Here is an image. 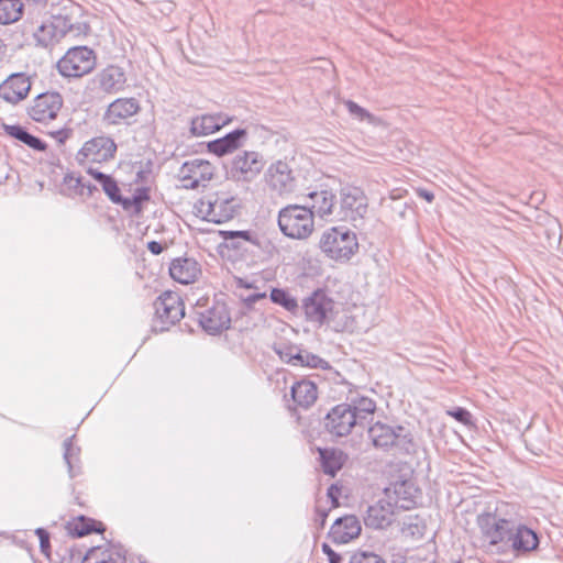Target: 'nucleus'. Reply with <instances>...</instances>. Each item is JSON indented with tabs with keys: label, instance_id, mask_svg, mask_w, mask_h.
I'll return each mask as SVG.
<instances>
[{
	"label": "nucleus",
	"instance_id": "1",
	"mask_svg": "<svg viewBox=\"0 0 563 563\" xmlns=\"http://www.w3.org/2000/svg\"><path fill=\"white\" fill-rule=\"evenodd\" d=\"M519 519L518 508L514 504L500 503L494 512H485L477 517V525L483 537L492 545L507 541Z\"/></svg>",
	"mask_w": 563,
	"mask_h": 563
},
{
	"label": "nucleus",
	"instance_id": "2",
	"mask_svg": "<svg viewBox=\"0 0 563 563\" xmlns=\"http://www.w3.org/2000/svg\"><path fill=\"white\" fill-rule=\"evenodd\" d=\"M373 446L382 451L395 450L400 454H411L416 450L412 434L402 426H390L380 421L368 428Z\"/></svg>",
	"mask_w": 563,
	"mask_h": 563
},
{
	"label": "nucleus",
	"instance_id": "3",
	"mask_svg": "<svg viewBox=\"0 0 563 563\" xmlns=\"http://www.w3.org/2000/svg\"><path fill=\"white\" fill-rule=\"evenodd\" d=\"M319 246L331 260L349 261L358 250L356 234L345 228H331L321 235Z\"/></svg>",
	"mask_w": 563,
	"mask_h": 563
},
{
	"label": "nucleus",
	"instance_id": "4",
	"mask_svg": "<svg viewBox=\"0 0 563 563\" xmlns=\"http://www.w3.org/2000/svg\"><path fill=\"white\" fill-rule=\"evenodd\" d=\"M278 227L288 238L303 240L314 230L311 209L299 205H289L278 214Z\"/></svg>",
	"mask_w": 563,
	"mask_h": 563
},
{
	"label": "nucleus",
	"instance_id": "5",
	"mask_svg": "<svg viewBox=\"0 0 563 563\" xmlns=\"http://www.w3.org/2000/svg\"><path fill=\"white\" fill-rule=\"evenodd\" d=\"M238 208V199L224 192L208 195L196 203L198 214L213 223H223L233 219Z\"/></svg>",
	"mask_w": 563,
	"mask_h": 563
},
{
	"label": "nucleus",
	"instance_id": "6",
	"mask_svg": "<svg viewBox=\"0 0 563 563\" xmlns=\"http://www.w3.org/2000/svg\"><path fill=\"white\" fill-rule=\"evenodd\" d=\"M154 332H164L185 316V307L180 296L173 291L163 292L154 301Z\"/></svg>",
	"mask_w": 563,
	"mask_h": 563
},
{
	"label": "nucleus",
	"instance_id": "7",
	"mask_svg": "<svg viewBox=\"0 0 563 563\" xmlns=\"http://www.w3.org/2000/svg\"><path fill=\"white\" fill-rule=\"evenodd\" d=\"M220 234L223 238V247L233 250L243 257L250 253L252 260L260 257L269 244L264 236L252 230L220 231Z\"/></svg>",
	"mask_w": 563,
	"mask_h": 563
},
{
	"label": "nucleus",
	"instance_id": "8",
	"mask_svg": "<svg viewBox=\"0 0 563 563\" xmlns=\"http://www.w3.org/2000/svg\"><path fill=\"white\" fill-rule=\"evenodd\" d=\"M95 52L87 46H74L57 62V68L64 77H82L96 67Z\"/></svg>",
	"mask_w": 563,
	"mask_h": 563
},
{
	"label": "nucleus",
	"instance_id": "9",
	"mask_svg": "<svg viewBox=\"0 0 563 563\" xmlns=\"http://www.w3.org/2000/svg\"><path fill=\"white\" fill-rule=\"evenodd\" d=\"M367 198L358 187L345 186L340 190V205L335 212L339 221L352 222L356 225L367 213Z\"/></svg>",
	"mask_w": 563,
	"mask_h": 563
},
{
	"label": "nucleus",
	"instance_id": "10",
	"mask_svg": "<svg viewBox=\"0 0 563 563\" xmlns=\"http://www.w3.org/2000/svg\"><path fill=\"white\" fill-rule=\"evenodd\" d=\"M117 152L113 139L104 135L96 136L84 143L76 155L80 165L88 163H104L112 159Z\"/></svg>",
	"mask_w": 563,
	"mask_h": 563
},
{
	"label": "nucleus",
	"instance_id": "11",
	"mask_svg": "<svg viewBox=\"0 0 563 563\" xmlns=\"http://www.w3.org/2000/svg\"><path fill=\"white\" fill-rule=\"evenodd\" d=\"M265 167V159L256 151H241L238 153L230 167V174L235 180L252 181Z\"/></svg>",
	"mask_w": 563,
	"mask_h": 563
},
{
	"label": "nucleus",
	"instance_id": "12",
	"mask_svg": "<svg viewBox=\"0 0 563 563\" xmlns=\"http://www.w3.org/2000/svg\"><path fill=\"white\" fill-rule=\"evenodd\" d=\"M64 99L57 91H46L34 98L27 109L29 117L38 123H48L57 118Z\"/></svg>",
	"mask_w": 563,
	"mask_h": 563
},
{
	"label": "nucleus",
	"instance_id": "13",
	"mask_svg": "<svg viewBox=\"0 0 563 563\" xmlns=\"http://www.w3.org/2000/svg\"><path fill=\"white\" fill-rule=\"evenodd\" d=\"M306 319L319 325L329 321L334 314V301L322 289L314 290L302 303Z\"/></svg>",
	"mask_w": 563,
	"mask_h": 563
},
{
	"label": "nucleus",
	"instance_id": "14",
	"mask_svg": "<svg viewBox=\"0 0 563 563\" xmlns=\"http://www.w3.org/2000/svg\"><path fill=\"white\" fill-rule=\"evenodd\" d=\"M214 167L206 159L195 158L185 162L178 173L183 186L187 189L205 187L213 177Z\"/></svg>",
	"mask_w": 563,
	"mask_h": 563
},
{
	"label": "nucleus",
	"instance_id": "15",
	"mask_svg": "<svg viewBox=\"0 0 563 563\" xmlns=\"http://www.w3.org/2000/svg\"><path fill=\"white\" fill-rule=\"evenodd\" d=\"M140 111L141 104L137 99L118 98L108 104L102 114V123L107 126L128 125Z\"/></svg>",
	"mask_w": 563,
	"mask_h": 563
},
{
	"label": "nucleus",
	"instance_id": "16",
	"mask_svg": "<svg viewBox=\"0 0 563 563\" xmlns=\"http://www.w3.org/2000/svg\"><path fill=\"white\" fill-rule=\"evenodd\" d=\"M347 402L334 406L324 418L327 431L334 437H346L360 424Z\"/></svg>",
	"mask_w": 563,
	"mask_h": 563
},
{
	"label": "nucleus",
	"instance_id": "17",
	"mask_svg": "<svg viewBox=\"0 0 563 563\" xmlns=\"http://www.w3.org/2000/svg\"><path fill=\"white\" fill-rule=\"evenodd\" d=\"M420 496L419 488L410 479L397 481L385 488V498L394 509L409 510L416 507Z\"/></svg>",
	"mask_w": 563,
	"mask_h": 563
},
{
	"label": "nucleus",
	"instance_id": "18",
	"mask_svg": "<svg viewBox=\"0 0 563 563\" xmlns=\"http://www.w3.org/2000/svg\"><path fill=\"white\" fill-rule=\"evenodd\" d=\"M268 187L278 195L289 194L295 189V177L286 162L277 161L272 164L265 174Z\"/></svg>",
	"mask_w": 563,
	"mask_h": 563
},
{
	"label": "nucleus",
	"instance_id": "19",
	"mask_svg": "<svg viewBox=\"0 0 563 563\" xmlns=\"http://www.w3.org/2000/svg\"><path fill=\"white\" fill-rule=\"evenodd\" d=\"M197 314L199 324L210 334H216L228 329L231 322L225 305L220 302H214L205 311L197 312Z\"/></svg>",
	"mask_w": 563,
	"mask_h": 563
},
{
	"label": "nucleus",
	"instance_id": "20",
	"mask_svg": "<svg viewBox=\"0 0 563 563\" xmlns=\"http://www.w3.org/2000/svg\"><path fill=\"white\" fill-rule=\"evenodd\" d=\"M30 89L29 76L23 73L12 74L0 85V98L14 104L25 99Z\"/></svg>",
	"mask_w": 563,
	"mask_h": 563
},
{
	"label": "nucleus",
	"instance_id": "21",
	"mask_svg": "<svg viewBox=\"0 0 563 563\" xmlns=\"http://www.w3.org/2000/svg\"><path fill=\"white\" fill-rule=\"evenodd\" d=\"M98 88L106 93H118L125 88L126 75L122 67L109 65L96 76Z\"/></svg>",
	"mask_w": 563,
	"mask_h": 563
},
{
	"label": "nucleus",
	"instance_id": "22",
	"mask_svg": "<svg viewBox=\"0 0 563 563\" xmlns=\"http://www.w3.org/2000/svg\"><path fill=\"white\" fill-rule=\"evenodd\" d=\"M361 530L360 521L355 516H344L334 521L329 536L334 543L345 544L357 538Z\"/></svg>",
	"mask_w": 563,
	"mask_h": 563
},
{
	"label": "nucleus",
	"instance_id": "23",
	"mask_svg": "<svg viewBox=\"0 0 563 563\" xmlns=\"http://www.w3.org/2000/svg\"><path fill=\"white\" fill-rule=\"evenodd\" d=\"M511 549L517 553H528L536 550L539 545V538L534 530L528 528L520 522V518L516 522V527L509 536Z\"/></svg>",
	"mask_w": 563,
	"mask_h": 563
},
{
	"label": "nucleus",
	"instance_id": "24",
	"mask_svg": "<svg viewBox=\"0 0 563 563\" xmlns=\"http://www.w3.org/2000/svg\"><path fill=\"white\" fill-rule=\"evenodd\" d=\"M201 269L199 263L191 257H177L169 265L170 277L179 284H190L196 282Z\"/></svg>",
	"mask_w": 563,
	"mask_h": 563
},
{
	"label": "nucleus",
	"instance_id": "25",
	"mask_svg": "<svg viewBox=\"0 0 563 563\" xmlns=\"http://www.w3.org/2000/svg\"><path fill=\"white\" fill-rule=\"evenodd\" d=\"M247 139V132L244 129H236L223 137H219L208 143L210 153L221 157L233 153L242 147Z\"/></svg>",
	"mask_w": 563,
	"mask_h": 563
},
{
	"label": "nucleus",
	"instance_id": "26",
	"mask_svg": "<svg viewBox=\"0 0 563 563\" xmlns=\"http://www.w3.org/2000/svg\"><path fill=\"white\" fill-rule=\"evenodd\" d=\"M305 207L311 209L312 218L314 216L321 219H328L336 212L335 196L329 190L311 191L308 194V201Z\"/></svg>",
	"mask_w": 563,
	"mask_h": 563
},
{
	"label": "nucleus",
	"instance_id": "27",
	"mask_svg": "<svg viewBox=\"0 0 563 563\" xmlns=\"http://www.w3.org/2000/svg\"><path fill=\"white\" fill-rule=\"evenodd\" d=\"M394 514V507L384 498L367 508L364 523L368 528L384 529L393 522Z\"/></svg>",
	"mask_w": 563,
	"mask_h": 563
},
{
	"label": "nucleus",
	"instance_id": "28",
	"mask_svg": "<svg viewBox=\"0 0 563 563\" xmlns=\"http://www.w3.org/2000/svg\"><path fill=\"white\" fill-rule=\"evenodd\" d=\"M231 118L223 113L202 114L191 120L190 131L195 136L209 135L228 124Z\"/></svg>",
	"mask_w": 563,
	"mask_h": 563
},
{
	"label": "nucleus",
	"instance_id": "29",
	"mask_svg": "<svg viewBox=\"0 0 563 563\" xmlns=\"http://www.w3.org/2000/svg\"><path fill=\"white\" fill-rule=\"evenodd\" d=\"M291 398L298 407L308 409L317 398V386L310 380H300L295 383L290 389Z\"/></svg>",
	"mask_w": 563,
	"mask_h": 563
},
{
	"label": "nucleus",
	"instance_id": "30",
	"mask_svg": "<svg viewBox=\"0 0 563 563\" xmlns=\"http://www.w3.org/2000/svg\"><path fill=\"white\" fill-rule=\"evenodd\" d=\"M321 467L324 474L334 476L344 465L347 456L339 449H319Z\"/></svg>",
	"mask_w": 563,
	"mask_h": 563
},
{
	"label": "nucleus",
	"instance_id": "31",
	"mask_svg": "<svg viewBox=\"0 0 563 563\" xmlns=\"http://www.w3.org/2000/svg\"><path fill=\"white\" fill-rule=\"evenodd\" d=\"M3 131L11 137L20 141L32 150L42 152L46 150V144L41 139L29 133L27 130L21 125L2 123Z\"/></svg>",
	"mask_w": 563,
	"mask_h": 563
},
{
	"label": "nucleus",
	"instance_id": "32",
	"mask_svg": "<svg viewBox=\"0 0 563 563\" xmlns=\"http://www.w3.org/2000/svg\"><path fill=\"white\" fill-rule=\"evenodd\" d=\"M64 36V30L59 29L54 23L42 24L33 34L36 45L45 48L58 43Z\"/></svg>",
	"mask_w": 563,
	"mask_h": 563
},
{
	"label": "nucleus",
	"instance_id": "33",
	"mask_svg": "<svg viewBox=\"0 0 563 563\" xmlns=\"http://www.w3.org/2000/svg\"><path fill=\"white\" fill-rule=\"evenodd\" d=\"M75 434L67 438L64 443V461L68 467L69 477L74 478L81 472L80 448L74 444Z\"/></svg>",
	"mask_w": 563,
	"mask_h": 563
},
{
	"label": "nucleus",
	"instance_id": "34",
	"mask_svg": "<svg viewBox=\"0 0 563 563\" xmlns=\"http://www.w3.org/2000/svg\"><path fill=\"white\" fill-rule=\"evenodd\" d=\"M23 10L22 0H0V24L8 25L19 21Z\"/></svg>",
	"mask_w": 563,
	"mask_h": 563
},
{
	"label": "nucleus",
	"instance_id": "35",
	"mask_svg": "<svg viewBox=\"0 0 563 563\" xmlns=\"http://www.w3.org/2000/svg\"><path fill=\"white\" fill-rule=\"evenodd\" d=\"M150 199L147 190L139 188L132 195V197H122L120 195V201H112L113 203L121 205L122 208L133 216H139L142 212L143 202Z\"/></svg>",
	"mask_w": 563,
	"mask_h": 563
},
{
	"label": "nucleus",
	"instance_id": "36",
	"mask_svg": "<svg viewBox=\"0 0 563 563\" xmlns=\"http://www.w3.org/2000/svg\"><path fill=\"white\" fill-rule=\"evenodd\" d=\"M426 522L419 516H407L402 522L401 533L405 538L420 540L426 533Z\"/></svg>",
	"mask_w": 563,
	"mask_h": 563
},
{
	"label": "nucleus",
	"instance_id": "37",
	"mask_svg": "<svg viewBox=\"0 0 563 563\" xmlns=\"http://www.w3.org/2000/svg\"><path fill=\"white\" fill-rule=\"evenodd\" d=\"M358 423H362L368 416L373 415L376 409V404L372 398L360 397L352 399L347 402Z\"/></svg>",
	"mask_w": 563,
	"mask_h": 563
},
{
	"label": "nucleus",
	"instance_id": "38",
	"mask_svg": "<svg viewBox=\"0 0 563 563\" xmlns=\"http://www.w3.org/2000/svg\"><path fill=\"white\" fill-rule=\"evenodd\" d=\"M271 300L274 303L280 305L288 311H294L298 307L297 300L291 297L288 291L280 288L272 289Z\"/></svg>",
	"mask_w": 563,
	"mask_h": 563
},
{
	"label": "nucleus",
	"instance_id": "39",
	"mask_svg": "<svg viewBox=\"0 0 563 563\" xmlns=\"http://www.w3.org/2000/svg\"><path fill=\"white\" fill-rule=\"evenodd\" d=\"M274 351L283 361L292 365H298V358H301L300 350L295 345L279 344Z\"/></svg>",
	"mask_w": 563,
	"mask_h": 563
},
{
	"label": "nucleus",
	"instance_id": "40",
	"mask_svg": "<svg viewBox=\"0 0 563 563\" xmlns=\"http://www.w3.org/2000/svg\"><path fill=\"white\" fill-rule=\"evenodd\" d=\"M96 522L90 519H86L84 516L78 518L77 522H74L70 527V531L76 537H84L93 531H100L95 527Z\"/></svg>",
	"mask_w": 563,
	"mask_h": 563
},
{
	"label": "nucleus",
	"instance_id": "41",
	"mask_svg": "<svg viewBox=\"0 0 563 563\" xmlns=\"http://www.w3.org/2000/svg\"><path fill=\"white\" fill-rule=\"evenodd\" d=\"M300 356L301 358H298V365L311 368H325L328 366L327 361L310 352L300 350Z\"/></svg>",
	"mask_w": 563,
	"mask_h": 563
},
{
	"label": "nucleus",
	"instance_id": "42",
	"mask_svg": "<svg viewBox=\"0 0 563 563\" xmlns=\"http://www.w3.org/2000/svg\"><path fill=\"white\" fill-rule=\"evenodd\" d=\"M349 563H386V561L374 552L357 551L351 555Z\"/></svg>",
	"mask_w": 563,
	"mask_h": 563
},
{
	"label": "nucleus",
	"instance_id": "43",
	"mask_svg": "<svg viewBox=\"0 0 563 563\" xmlns=\"http://www.w3.org/2000/svg\"><path fill=\"white\" fill-rule=\"evenodd\" d=\"M111 201H120V188L113 177H109L101 186Z\"/></svg>",
	"mask_w": 563,
	"mask_h": 563
},
{
	"label": "nucleus",
	"instance_id": "44",
	"mask_svg": "<svg viewBox=\"0 0 563 563\" xmlns=\"http://www.w3.org/2000/svg\"><path fill=\"white\" fill-rule=\"evenodd\" d=\"M345 107L349 110L350 114L354 115L355 118H357L361 121L372 119V114L366 109L362 108L361 106H358L356 102H354L352 100L345 101Z\"/></svg>",
	"mask_w": 563,
	"mask_h": 563
},
{
	"label": "nucleus",
	"instance_id": "45",
	"mask_svg": "<svg viewBox=\"0 0 563 563\" xmlns=\"http://www.w3.org/2000/svg\"><path fill=\"white\" fill-rule=\"evenodd\" d=\"M446 415L453 417L456 421L463 423L464 426H470L472 423V415L468 410L462 407H456L446 411Z\"/></svg>",
	"mask_w": 563,
	"mask_h": 563
},
{
	"label": "nucleus",
	"instance_id": "46",
	"mask_svg": "<svg viewBox=\"0 0 563 563\" xmlns=\"http://www.w3.org/2000/svg\"><path fill=\"white\" fill-rule=\"evenodd\" d=\"M35 534L40 539V549L43 554L46 556L49 555L51 543H49V533L44 528H37L35 530Z\"/></svg>",
	"mask_w": 563,
	"mask_h": 563
},
{
	"label": "nucleus",
	"instance_id": "47",
	"mask_svg": "<svg viewBox=\"0 0 563 563\" xmlns=\"http://www.w3.org/2000/svg\"><path fill=\"white\" fill-rule=\"evenodd\" d=\"M265 298H266V292L255 291L245 297H242V300L244 301V303L247 308H251L255 302H257L258 300H263Z\"/></svg>",
	"mask_w": 563,
	"mask_h": 563
},
{
	"label": "nucleus",
	"instance_id": "48",
	"mask_svg": "<svg viewBox=\"0 0 563 563\" xmlns=\"http://www.w3.org/2000/svg\"><path fill=\"white\" fill-rule=\"evenodd\" d=\"M322 552L328 556L329 563H341L342 558L328 543L322 544Z\"/></svg>",
	"mask_w": 563,
	"mask_h": 563
},
{
	"label": "nucleus",
	"instance_id": "49",
	"mask_svg": "<svg viewBox=\"0 0 563 563\" xmlns=\"http://www.w3.org/2000/svg\"><path fill=\"white\" fill-rule=\"evenodd\" d=\"M49 135L53 136L58 143L63 144L71 135V130L70 129H59V130L49 132Z\"/></svg>",
	"mask_w": 563,
	"mask_h": 563
},
{
	"label": "nucleus",
	"instance_id": "50",
	"mask_svg": "<svg viewBox=\"0 0 563 563\" xmlns=\"http://www.w3.org/2000/svg\"><path fill=\"white\" fill-rule=\"evenodd\" d=\"M339 493H340V488L336 485H331L328 488V497L331 499L333 507L339 506V501H338Z\"/></svg>",
	"mask_w": 563,
	"mask_h": 563
},
{
	"label": "nucleus",
	"instance_id": "51",
	"mask_svg": "<svg viewBox=\"0 0 563 563\" xmlns=\"http://www.w3.org/2000/svg\"><path fill=\"white\" fill-rule=\"evenodd\" d=\"M147 249L152 254L159 255L165 247L157 241H150L147 243Z\"/></svg>",
	"mask_w": 563,
	"mask_h": 563
},
{
	"label": "nucleus",
	"instance_id": "52",
	"mask_svg": "<svg viewBox=\"0 0 563 563\" xmlns=\"http://www.w3.org/2000/svg\"><path fill=\"white\" fill-rule=\"evenodd\" d=\"M77 187L80 188V194H84V189L86 188L88 190V194L91 195L93 190H97V188L90 184H86L84 178L79 177L76 180Z\"/></svg>",
	"mask_w": 563,
	"mask_h": 563
},
{
	"label": "nucleus",
	"instance_id": "53",
	"mask_svg": "<svg viewBox=\"0 0 563 563\" xmlns=\"http://www.w3.org/2000/svg\"><path fill=\"white\" fill-rule=\"evenodd\" d=\"M327 517L328 511L325 509H321L319 507L316 508V521L319 522L321 528H323Z\"/></svg>",
	"mask_w": 563,
	"mask_h": 563
},
{
	"label": "nucleus",
	"instance_id": "54",
	"mask_svg": "<svg viewBox=\"0 0 563 563\" xmlns=\"http://www.w3.org/2000/svg\"><path fill=\"white\" fill-rule=\"evenodd\" d=\"M417 195L419 197L426 199L428 202H432L433 199H434V195L431 191L427 190V189H421V188L418 189L417 190Z\"/></svg>",
	"mask_w": 563,
	"mask_h": 563
},
{
	"label": "nucleus",
	"instance_id": "55",
	"mask_svg": "<svg viewBox=\"0 0 563 563\" xmlns=\"http://www.w3.org/2000/svg\"><path fill=\"white\" fill-rule=\"evenodd\" d=\"M87 173L93 177L96 181H98L100 178H103V173L99 172L98 169H95L92 167H89L87 169Z\"/></svg>",
	"mask_w": 563,
	"mask_h": 563
},
{
	"label": "nucleus",
	"instance_id": "56",
	"mask_svg": "<svg viewBox=\"0 0 563 563\" xmlns=\"http://www.w3.org/2000/svg\"><path fill=\"white\" fill-rule=\"evenodd\" d=\"M238 286L239 287H243V288H246V289H252L254 288L253 284L242 279V278H239L238 279Z\"/></svg>",
	"mask_w": 563,
	"mask_h": 563
},
{
	"label": "nucleus",
	"instance_id": "57",
	"mask_svg": "<svg viewBox=\"0 0 563 563\" xmlns=\"http://www.w3.org/2000/svg\"><path fill=\"white\" fill-rule=\"evenodd\" d=\"M110 175L103 174V178H100L97 183L102 186Z\"/></svg>",
	"mask_w": 563,
	"mask_h": 563
},
{
	"label": "nucleus",
	"instance_id": "58",
	"mask_svg": "<svg viewBox=\"0 0 563 563\" xmlns=\"http://www.w3.org/2000/svg\"><path fill=\"white\" fill-rule=\"evenodd\" d=\"M29 2H32L34 4H45L47 0H27Z\"/></svg>",
	"mask_w": 563,
	"mask_h": 563
}]
</instances>
